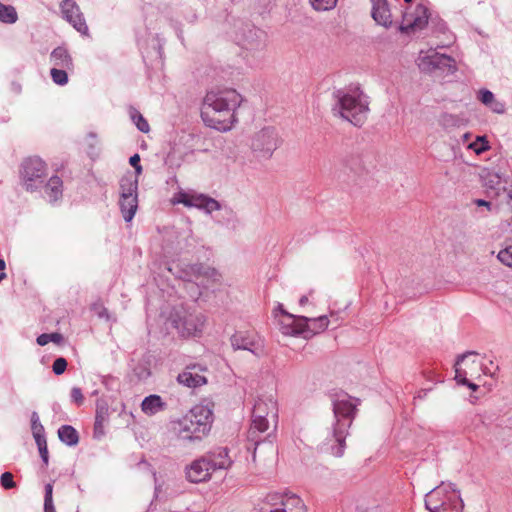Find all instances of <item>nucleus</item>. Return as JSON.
<instances>
[{
    "instance_id": "aec40b11",
    "label": "nucleus",
    "mask_w": 512,
    "mask_h": 512,
    "mask_svg": "<svg viewBox=\"0 0 512 512\" xmlns=\"http://www.w3.org/2000/svg\"><path fill=\"white\" fill-rule=\"evenodd\" d=\"M372 4L371 15L374 21L384 27L392 24V15L387 0H370Z\"/></svg>"
},
{
    "instance_id": "a878e982",
    "label": "nucleus",
    "mask_w": 512,
    "mask_h": 512,
    "mask_svg": "<svg viewBox=\"0 0 512 512\" xmlns=\"http://www.w3.org/2000/svg\"><path fill=\"white\" fill-rule=\"evenodd\" d=\"M164 407L162 399L158 395H150L146 397L141 404L142 411L145 414L153 415L161 411Z\"/></svg>"
},
{
    "instance_id": "09e8293b",
    "label": "nucleus",
    "mask_w": 512,
    "mask_h": 512,
    "mask_svg": "<svg viewBox=\"0 0 512 512\" xmlns=\"http://www.w3.org/2000/svg\"><path fill=\"white\" fill-rule=\"evenodd\" d=\"M450 492H446V496H443V500L445 501V504H443V510L448 511L449 510V500L448 498H453L449 495Z\"/></svg>"
},
{
    "instance_id": "7ed1b4c3",
    "label": "nucleus",
    "mask_w": 512,
    "mask_h": 512,
    "mask_svg": "<svg viewBox=\"0 0 512 512\" xmlns=\"http://www.w3.org/2000/svg\"><path fill=\"white\" fill-rule=\"evenodd\" d=\"M334 111H337L341 118L361 127L368 118L369 103L359 88L345 93L339 92Z\"/></svg>"
},
{
    "instance_id": "0eeeda50",
    "label": "nucleus",
    "mask_w": 512,
    "mask_h": 512,
    "mask_svg": "<svg viewBox=\"0 0 512 512\" xmlns=\"http://www.w3.org/2000/svg\"><path fill=\"white\" fill-rule=\"evenodd\" d=\"M280 144V136L273 127H264L254 132L249 139L252 152L257 157L265 159L270 158Z\"/></svg>"
},
{
    "instance_id": "de8ad7c7",
    "label": "nucleus",
    "mask_w": 512,
    "mask_h": 512,
    "mask_svg": "<svg viewBox=\"0 0 512 512\" xmlns=\"http://www.w3.org/2000/svg\"><path fill=\"white\" fill-rule=\"evenodd\" d=\"M489 106L496 113H503L504 112V105L499 103V102H496L495 100H494L493 104L489 105Z\"/></svg>"
},
{
    "instance_id": "20e7f679",
    "label": "nucleus",
    "mask_w": 512,
    "mask_h": 512,
    "mask_svg": "<svg viewBox=\"0 0 512 512\" xmlns=\"http://www.w3.org/2000/svg\"><path fill=\"white\" fill-rule=\"evenodd\" d=\"M283 325L284 335H302L304 338H309L326 330L329 325V320L325 315L312 318L287 315L283 321Z\"/></svg>"
},
{
    "instance_id": "c756f323",
    "label": "nucleus",
    "mask_w": 512,
    "mask_h": 512,
    "mask_svg": "<svg viewBox=\"0 0 512 512\" xmlns=\"http://www.w3.org/2000/svg\"><path fill=\"white\" fill-rule=\"evenodd\" d=\"M231 344L235 349L251 350L254 346V341L249 335L238 332L232 336Z\"/></svg>"
},
{
    "instance_id": "f704fd0d",
    "label": "nucleus",
    "mask_w": 512,
    "mask_h": 512,
    "mask_svg": "<svg viewBox=\"0 0 512 512\" xmlns=\"http://www.w3.org/2000/svg\"><path fill=\"white\" fill-rule=\"evenodd\" d=\"M468 147L478 155L489 149L488 141L483 136H478Z\"/></svg>"
},
{
    "instance_id": "f8f14e48",
    "label": "nucleus",
    "mask_w": 512,
    "mask_h": 512,
    "mask_svg": "<svg viewBox=\"0 0 512 512\" xmlns=\"http://www.w3.org/2000/svg\"><path fill=\"white\" fill-rule=\"evenodd\" d=\"M173 323L182 336H198L204 329L206 318L201 313L184 312L178 319L173 320Z\"/></svg>"
},
{
    "instance_id": "c03bdc74",
    "label": "nucleus",
    "mask_w": 512,
    "mask_h": 512,
    "mask_svg": "<svg viewBox=\"0 0 512 512\" xmlns=\"http://www.w3.org/2000/svg\"><path fill=\"white\" fill-rule=\"evenodd\" d=\"M480 100L485 105H492L494 102V95L489 90L481 91L480 93Z\"/></svg>"
},
{
    "instance_id": "cd10ccee",
    "label": "nucleus",
    "mask_w": 512,
    "mask_h": 512,
    "mask_svg": "<svg viewBox=\"0 0 512 512\" xmlns=\"http://www.w3.org/2000/svg\"><path fill=\"white\" fill-rule=\"evenodd\" d=\"M138 189V180L134 178L132 175L122 177L120 181V196H134L137 195Z\"/></svg>"
},
{
    "instance_id": "412c9836",
    "label": "nucleus",
    "mask_w": 512,
    "mask_h": 512,
    "mask_svg": "<svg viewBox=\"0 0 512 512\" xmlns=\"http://www.w3.org/2000/svg\"><path fill=\"white\" fill-rule=\"evenodd\" d=\"M63 196V181L57 176H51L44 186L43 197L49 203H55Z\"/></svg>"
},
{
    "instance_id": "473e14b6",
    "label": "nucleus",
    "mask_w": 512,
    "mask_h": 512,
    "mask_svg": "<svg viewBox=\"0 0 512 512\" xmlns=\"http://www.w3.org/2000/svg\"><path fill=\"white\" fill-rule=\"evenodd\" d=\"M67 69L52 68L50 71L53 82L57 85L63 86L68 83Z\"/></svg>"
},
{
    "instance_id": "f03ea898",
    "label": "nucleus",
    "mask_w": 512,
    "mask_h": 512,
    "mask_svg": "<svg viewBox=\"0 0 512 512\" xmlns=\"http://www.w3.org/2000/svg\"><path fill=\"white\" fill-rule=\"evenodd\" d=\"M212 410L205 405H195L184 416L171 423L172 435L183 442L196 444L209 433Z\"/></svg>"
},
{
    "instance_id": "423d86ee",
    "label": "nucleus",
    "mask_w": 512,
    "mask_h": 512,
    "mask_svg": "<svg viewBox=\"0 0 512 512\" xmlns=\"http://www.w3.org/2000/svg\"><path fill=\"white\" fill-rule=\"evenodd\" d=\"M333 411L338 421V427L334 430V437L338 447L334 455L340 457L343 455L345 447V430L351 424L356 412V405L348 399L337 400L334 402Z\"/></svg>"
},
{
    "instance_id": "603ef678",
    "label": "nucleus",
    "mask_w": 512,
    "mask_h": 512,
    "mask_svg": "<svg viewBox=\"0 0 512 512\" xmlns=\"http://www.w3.org/2000/svg\"><path fill=\"white\" fill-rule=\"evenodd\" d=\"M309 302V297L308 296H302L299 300V304L301 306H305L307 303Z\"/></svg>"
},
{
    "instance_id": "6ab92c4d",
    "label": "nucleus",
    "mask_w": 512,
    "mask_h": 512,
    "mask_svg": "<svg viewBox=\"0 0 512 512\" xmlns=\"http://www.w3.org/2000/svg\"><path fill=\"white\" fill-rule=\"evenodd\" d=\"M203 371L204 369L197 365L188 366L178 375L177 380L180 384L189 388L200 387L207 382Z\"/></svg>"
},
{
    "instance_id": "5fc2aeb1",
    "label": "nucleus",
    "mask_w": 512,
    "mask_h": 512,
    "mask_svg": "<svg viewBox=\"0 0 512 512\" xmlns=\"http://www.w3.org/2000/svg\"><path fill=\"white\" fill-rule=\"evenodd\" d=\"M192 269H193V271L195 272V274H199V275H201V274H202V272H201V269H202V268H201V267H193Z\"/></svg>"
},
{
    "instance_id": "bb28decb",
    "label": "nucleus",
    "mask_w": 512,
    "mask_h": 512,
    "mask_svg": "<svg viewBox=\"0 0 512 512\" xmlns=\"http://www.w3.org/2000/svg\"><path fill=\"white\" fill-rule=\"evenodd\" d=\"M109 413L108 404L104 400H98L96 405V417H95V431L102 432L104 423L107 420Z\"/></svg>"
},
{
    "instance_id": "1a4fd4ad",
    "label": "nucleus",
    "mask_w": 512,
    "mask_h": 512,
    "mask_svg": "<svg viewBox=\"0 0 512 512\" xmlns=\"http://www.w3.org/2000/svg\"><path fill=\"white\" fill-rule=\"evenodd\" d=\"M21 181L26 191H37L47 175V165L39 157H29L21 164Z\"/></svg>"
},
{
    "instance_id": "a19ab883",
    "label": "nucleus",
    "mask_w": 512,
    "mask_h": 512,
    "mask_svg": "<svg viewBox=\"0 0 512 512\" xmlns=\"http://www.w3.org/2000/svg\"><path fill=\"white\" fill-rule=\"evenodd\" d=\"M36 442H37V445L39 448L41 458L43 459V462L47 465L48 464V449H47L46 441L44 439H41L40 437H37Z\"/></svg>"
},
{
    "instance_id": "3c124183",
    "label": "nucleus",
    "mask_w": 512,
    "mask_h": 512,
    "mask_svg": "<svg viewBox=\"0 0 512 512\" xmlns=\"http://www.w3.org/2000/svg\"><path fill=\"white\" fill-rule=\"evenodd\" d=\"M476 204H477L478 206H485V207H487L488 209H490V206H491V203H490V202H488V201H486V200H482V199L477 200V201H476Z\"/></svg>"
},
{
    "instance_id": "58836bf2",
    "label": "nucleus",
    "mask_w": 512,
    "mask_h": 512,
    "mask_svg": "<svg viewBox=\"0 0 512 512\" xmlns=\"http://www.w3.org/2000/svg\"><path fill=\"white\" fill-rule=\"evenodd\" d=\"M0 482L4 489H12L16 486L13 475L10 472H4L0 477Z\"/></svg>"
},
{
    "instance_id": "4468645a",
    "label": "nucleus",
    "mask_w": 512,
    "mask_h": 512,
    "mask_svg": "<svg viewBox=\"0 0 512 512\" xmlns=\"http://www.w3.org/2000/svg\"><path fill=\"white\" fill-rule=\"evenodd\" d=\"M214 471L209 458L204 455L186 467V478L192 483H201L208 481Z\"/></svg>"
},
{
    "instance_id": "9d476101",
    "label": "nucleus",
    "mask_w": 512,
    "mask_h": 512,
    "mask_svg": "<svg viewBox=\"0 0 512 512\" xmlns=\"http://www.w3.org/2000/svg\"><path fill=\"white\" fill-rule=\"evenodd\" d=\"M418 67L425 72H431L435 69L447 70L454 73L457 70L456 61L451 56L441 54L433 49L427 52H420L417 59Z\"/></svg>"
},
{
    "instance_id": "7c9ffc66",
    "label": "nucleus",
    "mask_w": 512,
    "mask_h": 512,
    "mask_svg": "<svg viewBox=\"0 0 512 512\" xmlns=\"http://www.w3.org/2000/svg\"><path fill=\"white\" fill-rule=\"evenodd\" d=\"M18 19L15 8L0 2V21L8 24L15 23Z\"/></svg>"
},
{
    "instance_id": "b1692460",
    "label": "nucleus",
    "mask_w": 512,
    "mask_h": 512,
    "mask_svg": "<svg viewBox=\"0 0 512 512\" xmlns=\"http://www.w3.org/2000/svg\"><path fill=\"white\" fill-rule=\"evenodd\" d=\"M355 512H382V507L375 496L360 495L356 500Z\"/></svg>"
},
{
    "instance_id": "393cba45",
    "label": "nucleus",
    "mask_w": 512,
    "mask_h": 512,
    "mask_svg": "<svg viewBox=\"0 0 512 512\" xmlns=\"http://www.w3.org/2000/svg\"><path fill=\"white\" fill-rule=\"evenodd\" d=\"M119 204H120L121 212H122V215H123L125 221H127V222L131 221L133 219V217L137 211V207H138L137 195L126 196V197L120 196Z\"/></svg>"
},
{
    "instance_id": "dca6fc26",
    "label": "nucleus",
    "mask_w": 512,
    "mask_h": 512,
    "mask_svg": "<svg viewBox=\"0 0 512 512\" xmlns=\"http://www.w3.org/2000/svg\"><path fill=\"white\" fill-rule=\"evenodd\" d=\"M268 512H308L304 501L296 494L286 493L277 497Z\"/></svg>"
},
{
    "instance_id": "79ce46f5",
    "label": "nucleus",
    "mask_w": 512,
    "mask_h": 512,
    "mask_svg": "<svg viewBox=\"0 0 512 512\" xmlns=\"http://www.w3.org/2000/svg\"><path fill=\"white\" fill-rule=\"evenodd\" d=\"M129 163L131 166H133L135 168V172H136L135 178H137L142 173V166L140 165L139 154H134L133 156H131L129 159Z\"/></svg>"
},
{
    "instance_id": "4be33fe9",
    "label": "nucleus",
    "mask_w": 512,
    "mask_h": 512,
    "mask_svg": "<svg viewBox=\"0 0 512 512\" xmlns=\"http://www.w3.org/2000/svg\"><path fill=\"white\" fill-rule=\"evenodd\" d=\"M50 62L53 65V68H61L67 70L74 69L73 59L68 52V50L64 47H56L50 54Z\"/></svg>"
},
{
    "instance_id": "39448f33",
    "label": "nucleus",
    "mask_w": 512,
    "mask_h": 512,
    "mask_svg": "<svg viewBox=\"0 0 512 512\" xmlns=\"http://www.w3.org/2000/svg\"><path fill=\"white\" fill-rule=\"evenodd\" d=\"M483 373V364L474 352L463 355L455 364V379L473 391L478 389V385L472 381L478 380Z\"/></svg>"
},
{
    "instance_id": "ddd939ff",
    "label": "nucleus",
    "mask_w": 512,
    "mask_h": 512,
    "mask_svg": "<svg viewBox=\"0 0 512 512\" xmlns=\"http://www.w3.org/2000/svg\"><path fill=\"white\" fill-rule=\"evenodd\" d=\"M428 8L423 4H418L413 12H406L400 30L405 33L422 30L428 24Z\"/></svg>"
},
{
    "instance_id": "f257e3e1",
    "label": "nucleus",
    "mask_w": 512,
    "mask_h": 512,
    "mask_svg": "<svg viewBox=\"0 0 512 512\" xmlns=\"http://www.w3.org/2000/svg\"><path fill=\"white\" fill-rule=\"evenodd\" d=\"M241 102L242 97L235 89L210 91L202 105V120L211 128L228 131L236 122L235 110Z\"/></svg>"
},
{
    "instance_id": "5701e85b",
    "label": "nucleus",
    "mask_w": 512,
    "mask_h": 512,
    "mask_svg": "<svg viewBox=\"0 0 512 512\" xmlns=\"http://www.w3.org/2000/svg\"><path fill=\"white\" fill-rule=\"evenodd\" d=\"M206 456L209 458V461L215 471L220 469H229L233 464L232 459L229 457L227 448H218L213 452L206 454Z\"/></svg>"
},
{
    "instance_id": "c9c22d12",
    "label": "nucleus",
    "mask_w": 512,
    "mask_h": 512,
    "mask_svg": "<svg viewBox=\"0 0 512 512\" xmlns=\"http://www.w3.org/2000/svg\"><path fill=\"white\" fill-rule=\"evenodd\" d=\"M484 181L487 188L496 189L501 183V178L498 173L487 172L484 176Z\"/></svg>"
},
{
    "instance_id": "6e6d98bb",
    "label": "nucleus",
    "mask_w": 512,
    "mask_h": 512,
    "mask_svg": "<svg viewBox=\"0 0 512 512\" xmlns=\"http://www.w3.org/2000/svg\"><path fill=\"white\" fill-rule=\"evenodd\" d=\"M6 278V273L5 272H1L0 273V281L5 279Z\"/></svg>"
},
{
    "instance_id": "2eb2a0df",
    "label": "nucleus",
    "mask_w": 512,
    "mask_h": 512,
    "mask_svg": "<svg viewBox=\"0 0 512 512\" xmlns=\"http://www.w3.org/2000/svg\"><path fill=\"white\" fill-rule=\"evenodd\" d=\"M61 11L64 18L72 24L78 32L83 35L88 34V26L74 0H63L61 3Z\"/></svg>"
},
{
    "instance_id": "2f4dec72",
    "label": "nucleus",
    "mask_w": 512,
    "mask_h": 512,
    "mask_svg": "<svg viewBox=\"0 0 512 512\" xmlns=\"http://www.w3.org/2000/svg\"><path fill=\"white\" fill-rule=\"evenodd\" d=\"M130 116L134 123L136 124L137 128L143 132L148 133L150 131V126L147 122V120L143 117V115L136 109H131Z\"/></svg>"
},
{
    "instance_id": "9b49d317",
    "label": "nucleus",
    "mask_w": 512,
    "mask_h": 512,
    "mask_svg": "<svg viewBox=\"0 0 512 512\" xmlns=\"http://www.w3.org/2000/svg\"><path fill=\"white\" fill-rule=\"evenodd\" d=\"M172 204H183L186 207H195L198 209H203L207 213H211L213 211L219 210V203L204 194L198 193H190L180 191L174 195L171 200Z\"/></svg>"
},
{
    "instance_id": "8fccbe9b",
    "label": "nucleus",
    "mask_w": 512,
    "mask_h": 512,
    "mask_svg": "<svg viewBox=\"0 0 512 512\" xmlns=\"http://www.w3.org/2000/svg\"><path fill=\"white\" fill-rule=\"evenodd\" d=\"M44 511L45 512H56L53 502L44 503Z\"/></svg>"
},
{
    "instance_id": "864d4df0",
    "label": "nucleus",
    "mask_w": 512,
    "mask_h": 512,
    "mask_svg": "<svg viewBox=\"0 0 512 512\" xmlns=\"http://www.w3.org/2000/svg\"><path fill=\"white\" fill-rule=\"evenodd\" d=\"M6 267L5 261L0 259V271L3 272Z\"/></svg>"
},
{
    "instance_id": "6e6552de",
    "label": "nucleus",
    "mask_w": 512,
    "mask_h": 512,
    "mask_svg": "<svg viewBox=\"0 0 512 512\" xmlns=\"http://www.w3.org/2000/svg\"><path fill=\"white\" fill-rule=\"evenodd\" d=\"M446 492H459L457 486L453 483H449L446 486L440 485L435 489L431 490L425 498V506L430 512H462L464 507L463 499L458 495L457 497L448 498L449 510H443V496H446Z\"/></svg>"
},
{
    "instance_id": "ea45409f",
    "label": "nucleus",
    "mask_w": 512,
    "mask_h": 512,
    "mask_svg": "<svg viewBox=\"0 0 512 512\" xmlns=\"http://www.w3.org/2000/svg\"><path fill=\"white\" fill-rule=\"evenodd\" d=\"M66 368H67V361L63 357L57 358L52 365L53 372L56 375L63 374L65 372Z\"/></svg>"
},
{
    "instance_id": "e433bc0d",
    "label": "nucleus",
    "mask_w": 512,
    "mask_h": 512,
    "mask_svg": "<svg viewBox=\"0 0 512 512\" xmlns=\"http://www.w3.org/2000/svg\"><path fill=\"white\" fill-rule=\"evenodd\" d=\"M310 2L315 10L325 11L332 9L336 5L337 0H310Z\"/></svg>"
},
{
    "instance_id": "a18cd8bd",
    "label": "nucleus",
    "mask_w": 512,
    "mask_h": 512,
    "mask_svg": "<svg viewBox=\"0 0 512 512\" xmlns=\"http://www.w3.org/2000/svg\"><path fill=\"white\" fill-rule=\"evenodd\" d=\"M277 311H279L281 313V318L279 319V325H280V329L282 331V333L284 334V325H283V321L285 320V317L287 315H291L290 313H288L284 308H283V305L282 304H278L277 306Z\"/></svg>"
},
{
    "instance_id": "4d7b16f0",
    "label": "nucleus",
    "mask_w": 512,
    "mask_h": 512,
    "mask_svg": "<svg viewBox=\"0 0 512 512\" xmlns=\"http://www.w3.org/2000/svg\"><path fill=\"white\" fill-rule=\"evenodd\" d=\"M508 196H509L510 199H512L511 192L508 193Z\"/></svg>"
},
{
    "instance_id": "a211bd4d",
    "label": "nucleus",
    "mask_w": 512,
    "mask_h": 512,
    "mask_svg": "<svg viewBox=\"0 0 512 512\" xmlns=\"http://www.w3.org/2000/svg\"><path fill=\"white\" fill-rule=\"evenodd\" d=\"M252 416H261L262 418L269 416L272 421L278 419L277 401L272 395L259 397L254 404Z\"/></svg>"
},
{
    "instance_id": "72a5a7b5",
    "label": "nucleus",
    "mask_w": 512,
    "mask_h": 512,
    "mask_svg": "<svg viewBox=\"0 0 512 512\" xmlns=\"http://www.w3.org/2000/svg\"><path fill=\"white\" fill-rule=\"evenodd\" d=\"M63 341V336L60 333H43L37 337V343L40 346H44L49 342H53L56 344H61Z\"/></svg>"
},
{
    "instance_id": "37998d69",
    "label": "nucleus",
    "mask_w": 512,
    "mask_h": 512,
    "mask_svg": "<svg viewBox=\"0 0 512 512\" xmlns=\"http://www.w3.org/2000/svg\"><path fill=\"white\" fill-rule=\"evenodd\" d=\"M71 398L78 406L82 405L84 402V396L82 394L81 389L78 387L72 388Z\"/></svg>"
},
{
    "instance_id": "f3484780",
    "label": "nucleus",
    "mask_w": 512,
    "mask_h": 512,
    "mask_svg": "<svg viewBox=\"0 0 512 512\" xmlns=\"http://www.w3.org/2000/svg\"><path fill=\"white\" fill-rule=\"evenodd\" d=\"M278 425V419H275L272 421L270 417L268 418L261 417V416H251V425L248 431V438L251 441H254V445L257 446L259 444V441L257 440L258 434H262L264 432H267L270 428L273 429V431L276 430ZM253 461H256V447H254L253 451Z\"/></svg>"
},
{
    "instance_id": "4c0bfd02",
    "label": "nucleus",
    "mask_w": 512,
    "mask_h": 512,
    "mask_svg": "<svg viewBox=\"0 0 512 512\" xmlns=\"http://www.w3.org/2000/svg\"><path fill=\"white\" fill-rule=\"evenodd\" d=\"M497 258L501 263L512 268V244L499 251Z\"/></svg>"
},
{
    "instance_id": "c85d7f7f",
    "label": "nucleus",
    "mask_w": 512,
    "mask_h": 512,
    "mask_svg": "<svg viewBox=\"0 0 512 512\" xmlns=\"http://www.w3.org/2000/svg\"><path fill=\"white\" fill-rule=\"evenodd\" d=\"M60 440L67 445H76L79 441L77 431L70 425H63L58 430Z\"/></svg>"
},
{
    "instance_id": "49530a36",
    "label": "nucleus",
    "mask_w": 512,
    "mask_h": 512,
    "mask_svg": "<svg viewBox=\"0 0 512 512\" xmlns=\"http://www.w3.org/2000/svg\"><path fill=\"white\" fill-rule=\"evenodd\" d=\"M52 492H53V487L51 484H47L46 487H45V499H44V503H50V502H53V499H52Z\"/></svg>"
},
{
    "instance_id": "13d9d810",
    "label": "nucleus",
    "mask_w": 512,
    "mask_h": 512,
    "mask_svg": "<svg viewBox=\"0 0 512 512\" xmlns=\"http://www.w3.org/2000/svg\"><path fill=\"white\" fill-rule=\"evenodd\" d=\"M404 1L407 2V3H410L412 0H404Z\"/></svg>"
}]
</instances>
